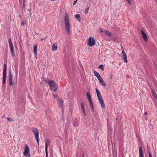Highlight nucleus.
<instances>
[{
    "mask_svg": "<svg viewBox=\"0 0 157 157\" xmlns=\"http://www.w3.org/2000/svg\"><path fill=\"white\" fill-rule=\"evenodd\" d=\"M64 21L65 24V30L67 33L68 34H69L71 33L70 30V24L68 16L66 13H65Z\"/></svg>",
    "mask_w": 157,
    "mask_h": 157,
    "instance_id": "f257e3e1",
    "label": "nucleus"
},
{
    "mask_svg": "<svg viewBox=\"0 0 157 157\" xmlns=\"http://www.w3.org/2000/svg\"><path fill=\"white\" fill-rule=\"evenodd\" d=\"M47 83L50 86L51 90L54 92H56L57 90V86L56 82L52 80H47L46 81Z\"/></svg>",
    "mask_w": 157,
    "mask_h": 157,
    "instance_id": "f03ea898",
    "label": "nucleus"
},
{
    "mask_svg": "<svg viewBox=\"0 0 157 157\" xmlns=\"http://www.w3.org/2000/svg\"><path fill=\"white\" fill-rule=\"evenodd\" d=\"M96 91L98 99L99 102L101 104V107L102 108L104 109L105 107V105L100 92L97 88L96 89Z\"/></svg>",
    "mask_w": 157,
    "mask_h": 157,
    "instance_id": "7ed1b4c3",
    "label": "nucleus"
},
{
    "mask_svg": "<svg viewBox=\"0 0 157 157\" xmlns=\"http://www.w3.org/2000/svg\"><path fill=\"white\" fill-rule=\"evenodd\" d=\"M121 55H119L120 56L123 60L124 62L125 63L128 62L127 58V55L122 46H121Z\"/></svg>",
    "mask_w": 157,
    "mask_h": 157,
    "instance_id": "20e7f679",
    "label": "nucleus"
},
{
    "mask_svg": "<svg viewBox=\"0 0 157 157\" xmlns=\"http://www.w3.org/2000/svg\"><path fill=\"white\" fill-rule=\"evenodd\" d=\"M32 131L33 132L37 142L38 145H39V133L38 129L36 128H32Z\"/></svg>",
    "mask_w": 157,
    "mask_h": 157,
    "instance_id": "39448f33",
    "label": "nucleus"
},
{
    "mask_svg": "<svg viewBox=\"0 0 157 157\" xmlns=\"http://www.w3.org/2000/svg\"><path fill=\"white\" fill-rule=\"evenodd\" d=\"M6 64L4 63L3 67V83L5 84L6 83Z\"/></svg>",
    "mask_w": 157,
    "mask_h": 157,
    "instance_id": "423d86ee",
    "label": "nucleus"
},
{
    "mask_svg": "<svg viewBox=\"0 0 157 157\" xmlns=\"http://www.w3.org/2000/svg\"><path fill=\"white\" fill-rule=\"evenodd\" d=\"M95 42L94 38L93 37L91 38L90 37L88 41V45L90 47H92L95 45Z\"/></svg>",
    "mask_w": 157,
    "mask_h": 157,
    "instance_id": "0eeeda50",
    "label": "nucleus"
},
{
    "mask_svg": "<svg viewBox=\"0 0 157 157\" xmlns=\"http://www.w3.org/2000/svg\"><path fill=\"white\" fill-rule=\"evenodd\" d=\"M29 152V148L28 145L27 144H26L25 146L24 151V152L23 154L25 156L29 157L30 155V153Z\"/></svg>",
    "mask_w": 157,
    "mask_h": 157,
    "instance_id": "6e6552de",
    "label": "nucleus"
},
{
    "mask_svg": "<svg viewBox=\"0 0 157 157\" xmlns=\"http://www.w3.org/2000/svg\"><path fill=\"white\" fill-rule=\"evenodd\" d=\"M9 43L11 55L13 57L14 56V54L13 51V46L12 41L11 40L10 38H9Z\"/></svg>",
    "mask_w": 157,
    "mask_h": 157,
    "instance_id": "1a4fd4ad",
    "label": "nucleus"
},
{
    "mask_svg": "<svg viewBox=\"0 0 157 157\" xmlns=\"http://www.w3.org/2000/svg\"><path fill=\"white\" fill-rule=\"evenodd\" d=\"M9 83L10 86H12L13 84V82L12 81V76L11 72H10L9 74Z\"/></svg>",
    "mask_w": 157,
    "mask_h": 157,
    "instance_id": "9d476101",
    "label": "nucleus"
},
{
    "mask_svg": "<svg viewBox=\"0 0 157 157\" xmlns=\"http://www.w3.org/2000/svg\"><path fill=\"white\" fill-rule=\"evenodd\" d=\"M141 32L142 36L144 38V40L145 42H147L148 40L147 35L143 30H141Z\"/></svg>",
    "mask_w": 157,
    "mask_h": 157,
    "instance_id": "9b49d317",
    "label": "nucleus"
},
{
    "mask_svg": "<svg viewBox=\"0 0 157 157\" xmlns=\"http://www.w3.org/2000/svg\"><path fill=\"white\" fill-rule=\"evenodd\" d=\"M140 157H144V154L142 147L140 146L139 149Z\"/></svg>",
    "mask_w": 157,
    "mask_h": 157,
    "instance_id": "f8f14e48",
    "label": "nucleus"
},
{
    "mask_svg": "<svg viewBox=\"0 0 157 157\" xmlns=\"http://www.w3.org/2000/svg\"><path fill=\"white\" fill-rule=\"evenodd\" d=\"M86 94L87 98L88 99L89 104L93 103L92 100L91 98L90 95L89 93V92H86Z\"/></svg>",
    "mask_w": 157,
    "mask_h": 157,
    "instance_id": "ddd939ff",
    "label": "nucleus"
},
{
    "mask_svg": "<svg viewBox=\"0 0 157 157\" xmlns=\"http://www.w3.org/2000/svg\"><path fill=\"white\" fill-rule=\"evenodd\" d=\"M57 101L59 104V106L61 107L62 108H63V101L62 100V98L58 99H57Z\"/></svg>",
    "mask_w": 157,
    "mask_h": 157,
    "instance_id": "4468645a",
    "label": "nucleus"
},
{
    "mask_svg": "<svg viewBox=\"0 0 157 157\" xmlns=\"http://www.w3.org/2000/svg\"><path fill=\"white\" fill-rule=\"evenodd\" d=\"M98 80L100 84L103 86H106V84L105 83L104 81L102 79V78H100Z\"/></svg>",
    "mask_w": 157,
    "mask_h": 157,
    "instance_id": "2eb2a0df",
    "label": "nucleus"
},
{
    "mask_svg": "<svg viewBox=\"0 0 157 157\" xmlns=\"http://www.w3.org/2000/svg\"><path fill=\"white\" fill-rule=\"evenodd\" d=\"M50 140L48 139H46L45 140V149H48V145L50 144Z\"/></svg>",
    "mask_w": 157,
    "mask_h": 157,
    "instance_id": "dca6fc26",
    "label": "nucleus"
},
{
    "mask_svg": "<svg viewBox=\"0 0 157 157\" xmlns=\"http://www.w3.org/2000/svg\"><path fill=\"white\" fill-rule=\"evenodd\" d=\"M94 74L95 76L97 78L98 80L101 78V77L100 76L99 73H98L96 71H94Z\"/></svg>",
    "mask_w": 157,
    "mask_h": 157,
    "instance_id": "f3484780",
    "label": "nucleus"
},
{
    "mask_svg": "<svg viewBox=\"0 0 157 157\" xmlns=\"http://www.w3.org/2000/svg\"><path fill=\"white\" fill-rule=\"evenodd\" d=\"M37 46L36 44L34 45L33 47V52L35 54V56L36 57L37 56Z\"/></svg>",
    "mask_w": 157,
    "mask_h": 157,
    "instance_id": "a211bd4d",
    "label": "nucleus"
},
{
    "mask_svg": "<svg viewBox=\"0 0 157 157\" xmlns=\"http://www.w3.org/2000/svg\"><path fill=\"white\" fill-rule=\"evenodd\" d=\"M151 92L153 97L155 99L157 100V95L155 90L153 89H152Z\"/></svg>",
    "mask_w": 157,
    "mask_h": 157,
    "instance_id": "6ab92c4d",
    "label": "nucleus"
},
{
    "mask_svg": "<svg viewBox=\"0 0 157 157\" xmlns=\"http://www.w3.org/2000/svg\"><path fill=\"white\" fill-rule=\"evenodd\" d=\"M75 17L76 18L78 21L79 22H81V17L79 14H76L75 16Z\"/></svg>",
    "mask_w": 157,
    "mask_h": 157,
    "instance_id": "aec40b11",
    "label": "nucleus"
},
{
    "mask_svg": "<svg viewBox=\"0 0 157 157\" xmlns=\"http://www.w3.org/2000/svg\"><path fill=\"white\" fill-rule=\"evenodd\" d=\"M90 107L91 109L92 112L93 113H94V107L93 106V103H90Z\"/></svg>",
    "mask_w": 157,
    "mask_h": 157,
    "instance_id": "412c9836",
    "label": "nucleus"
},
{
    "mask_svg": "<svg viewBox=\"0 0 157 157\" xmlns=\"http://www.w3.org/2000/svg\"><path fill=\"white\" fill-rule=\"evenodd\" d=\"M57 45L55 44H54L52 47V49L53 51L56 50L57 49Z\"/></svg>",
    "mask_w": 157,
    "mask_h": 157,
    "instance_id": "4be33fe9",
    "label": "nucleus"
},
{
    "mask_svg": "<svg viewBox=\"0 0 157 157\" xmlns=\"http://www.w3.org/2000/svg\"><path fill=\"white\" fill-rule=\"evenodd\" d=\"M113 157H117V151L113 150Z\"/></svg>",
    "mask_w": 157,
    "mask_h": 157,
    "instance_id": "5701e85b",
    "label": "nucleus"
},
{
    "mask_svg": "<svg viewBox=\"0 0 157 157\" xmlns=\"http://www.w3.org/2000/svg\"><path fill=\"white\" fill-rule=\"evenodd\" d=\"M98 68L101 69L102 71L104 70V68L103 65L100 64L98 66Z\"/></svg>",
    "mask_w": 157,
    "mask_h": 157,
    "instance_id": "b1692460",
    "label": "nucleus"
},
{
    "mask_svg": "<svg viewBox=\"0 0 157 157\" xmlns=\"http://www.w3.org/2000/svg\"><path fill=\"white\" fill-rule=\"evenodd\" d=\"M104 32L105 33L106 35L109 36H110L111 35V33L110 32L106 31H105Z\"/></svg>",
    "mask_w": 157,
    "mask_h": 157,
    "instance_id": "393cba45",
    "label": "nucleus"
},
{
    "mask_svg": "<svg viewBox=\"0 0 157 157\" xmlns=\"http://www.w3.org/2000/svg\"><path fill=\"white\" fill-rule=\"evenodd\" d=\"M89 7H87L85 8V14H86L88 13V10H89Z\"/></svg>",
    "mask_w": 157,
    "mask_h": 157,
    "instance_id": "a878e982",
    "label": "nucleus"
},
{
    "mask_svg": "<svg viewBox=\"0 0 157 157\" xmlns=\"http://www.w3.org/2000/svg\"><path fill=\"white\" fill-rule=\"evenodd\" d=\"M7 121L10 122L13 121H14L13 120V119H12V118H10L8 117L7 118Z\"/></svg>",
    "mask_w": 157,
    "mask_h": 157,
    "instance_id": "bb28decb",
    "label": "nucleus"
},
{
    "mask_svg": "<svg viewBox=\"0 0 157 157\" xmlns=\"http://www.w3.org/2000/svg\"><path fill=\"white\" fill-rule=\"evenodd\" d=\"M26 23V21L25 20L23 21L21 23V25L22 26H24L25 25Z\"/></svg>",
    "mask_w": 157,
    "mask_h": 157,
    "instance_id": "cd10ccee",
    "label": "nucleus"
},
{
    "mask_svg": "<svg viewBox=\"0 0 157 157\" xmlns=\"http://www.w3.org/2000/svg\"><path fill=\"white\" fill-rule=\"evenodd\" d=\"M81 107L82 109H84V105L83 102L81 103Z\"/></svg>",
    "mask_w": 157,
    "mask_h": 157,
    "instance_id": "c85d7f7f",
    "label": "nucleus"
},
{
    "mask_svg": "<svg viewBox=\"0 0 157 157\" xmlns=\"http://www.w3.org/2000/svg\"><path fill=\"white\" fill-rule=\"evenodd\" d=\"M82 109V112L84 114V115L85 116H86V112H85V109Z\"/></svg>",
    "mask_w": 157,
    "mask_h": 157,
    "instance_id": "c756f323",
    "label": "nucleus"
},
{
    "mask_svg": "<svg viewBox=\"0 0 157 157\" xmlns=\"http://www.w3.org/2000/svg\"><path fill=\"white\" fill-rule=\"evenodd\" d=\"M47 149H45V152H46V157H48V154Z\"/></svg>",
    "mask_w": 157,
    "mask_h": 157,
    "instance_id": "7c9ffc66",
    "label": "nucleus"
},
{
    "mask_svg": "<svg viewBox=\"0 0 157 157\" xmlns=\"http://www.w3.org/2000/svg\"><path fill=\"white\" fill-rule=\"evenodd\" d=\"M126 0L127 1L128 3L129 4H131V0Z\"/></svg>",
    "mask_w": 157,
    "mask_h": 157,
    "instance_id": "2f4dec72",
    "label": "nucleus"
},
{
    "mask_svg": "<svg viewBox=\"0 0 157 157\" xmlns=\"http://www.w3.org/2000/svg\"><path fill=\"white\" fill-rule=\"evenodd\" d=\"M25 0H23V6L24 7L25 6Z\"/></svg>",
    "mask_w": 157,
    "mask_h": 157,
    "instance_id": "473e14b6",
    "label": "nucleus"
},
{
    "mask_svg": "<svg viewBox=\"0 0 157 157\" xmlns=\"http://www.w3.org/2000/svg\"><path fill=\"white\" fill-rule=\"evenodd\" d=\"M53 95L54 97V98H55L56 97H58L57 95H56L54 94H53Z\"/></svg>",
    "mask_w": 157,
    "mask_h": 157,
    "instance_id": "72a5a7b5",
    "label": "nucleus"
},
{
    "mask_svg": "<svg viewBox=\"0 0 157 157\" xmlns=\"http://www.w3.org/2000/svg\"><path fill=\"white\" fill-rule=\"evenodd\" d=\"M99 32H100V33H102L103 32V30L102 29H100L99 30Z\"/></svg>",
    "mask_w": 157,
    "mask_h": 157,
    "instance_id": "f704fd0d",
    "label": "nucleus"
},
{
    "mask_svg": "<svg viewBox=\"0 0 157 157\" xmlns=\"http://www.w3.org/2000/svg\"><path fill=\"white\" fill-rule=\"evenodd\" d=\"M147 112H146L144 113V116L145 115H147Z\"/></svg>",
    "mask_w": 157,
    "mask_h": 157,
    "instance_id": "c9c22d12",
    "label": "nucleus"
},
{
    "mask_svg": "<svg viewBox=\"0 0 157 157\" xmlns=\"http://www.w3.org/2000/svg\"><path fill=\"white\" fill-rule=\"evenodd\" d=\"M149 157H152L151 155V154L150 152L149 154Z\"/></svg>",
    "mask_w": 157,
    "mask_h": 157,
    "instance_id": "e433bc0d",
    "label": "nucleus"
},
{
    "mask_svg": "<svg viewBox=\"0 0 157 157\" xmlns=\"http://www.w3.org/2000/svg\"><path fill=\"white\" fill-rule=\"evenodd\" d=\"M78 0H76L75 1L74 3H73V5H74L76 2Z\"/></svg>",
    "mask_w": 157,
    "mask_h": 157,
    "instance_id": "4c0bfd02",
    "label": "nucleus"
},
{
    "mask_svg": "<svg viewBox=\"0 0 157 157\" xmlns=\"http://www.w3.org/2000/svg\"><path fill=\"white\" fill-rule=\"evenodd\" d=\"M41 40L42 41H43L44 40V39L43 38H41Z\"/></svg>",
    "mask_w": 157,
    "mask_h": 157,
    "instance_id": "58836bf2",
    "label": "nucleus"
},
{
    "mask_svg": "<svg viewBox=\"0 0 157 157\" xmlns=\"http://www.w3.org/2000/svg\"><path fill=\"white\" fill-rule=\"evenodd\" d=\"M145 118V120H147V118Z\"/></svg>",
    "mask_w": 157,
    "mask_h": 157,
    "instance_id": "ea45409f",
    "label": "nucleus"
},
{
    "mask_svg": "<svg viewBox=\"0 0 157 157\" xmlns=\"http://www.w3.org/2000/svg\"><path fill=\"white\" fill-rule=\"evenodd\" d=\"M82 157H84V154H83Z\"/></svg>",
    "mask_w": 157,
    "mask_h": 157,
    "instance_id": "a19ab883",
    "label": "nucleus"
},
{
    "mask_svg": "<svg viewBox=\"0 0 157 157\" xmlns=\"http://www.w3.org/2000/svg\"><path fill=\"white\" fill-rule=\"evenodd\" d=\"M62 108V110H63V111H64V110H63V108Z\"/></svg>",
    "mask_w": 157,
    "mask_h": 157,
    "instance_id": "79ce46f5",
    "label": "nucleus"
},
{
    "mask_svg": "<svg viewBox=\"0 0 157 157\" xmlns=\"http://www.w3.org/2000/svg\"><path fill=\"white\" fill-rule=\"evenodd\" d=\"M89 1H90V0H89Z\"/></svg>",
    "mask_w": 157,
    "mask_h": 157,
    "instance_id": "37998d69",
    "label": "nucleus"
}]
</instances>
